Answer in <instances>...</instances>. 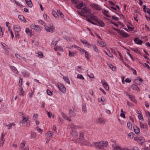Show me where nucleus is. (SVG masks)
Wrapping results in <instances>:
<instances>
[{
	"mask_svg": "<svg viewBox=\"0 0 150 150\" xmlns=\"http://www.w3.org/2000/svg\"><path fill=\"white\" fill-rule=\"evenodd\" d=\"M19 19L23 22H26V21L25 18L24 16L22 15H19L18 16Z\"/></svg>",
	"mask_w": 150,
	"mask_h": 150,
	"instance_id": "28",
	"label": "nucleus"
},
{
	"mask_svg": "<svg viewBox=\"0 0 150 150\" xmlns=\"http://www.w3.org/2000/svg\"><path fill=\"white\" fill-rule=\"evenodd\" d=\"M104 11V14L105 15L108 17H110V15L109 14H107L108 13V11L105 10Z\"/></svg>",
	"mask_w": 150,
	"mask_h": 150,
	"instance_id": "52",
	"label": "nucleus"
},
{
	"mask_svg": "<svg viewBox=\"0 0 150 150\" xmlns=\"http://www.w3.org/2000/svg\"><path fill=\"white\" fill-rule=\"evenodd\" d=\"M64 38L68 41H70L71 39V38H69L67 36H65L64 37Z\"/></svg>",
	"mask_w": 150,
	"mask_h": 150,
	"instance_id": "54",
	"label": "nucleus"
},
{
	"mask_svg": "<svg viewBox=\"0 0 150 150\" xmlns=\"http://www.w3.org/2000/svg\"><path fill=\"white\" fill-rule=\"evenodd\" d=\"M101 83L103 85V86L105 89L107 90H108L109 89V88L107 83L105 81H101Z\"/></svg>",
	"mask_w": 150,
	"mask_h": 150,
	"instance_id": "12",
	"label": "nucleus"
},
{
	"mask_svg": "<svg viewBox=\"0 0 150 150\" xmlns=\"http://www.w3.org/2000/svg\"><path fill=\"white\" fill-rule=\"evenodd\" d=\"M144 140V139L143 137H139V142L142 143L143 142Z\"/></svg>",
	"mask_w": 150,
	"mask_h": 150,
	"instance_id": "48",
	"label": "nucleus"
},
{
	"mask_svg": "<svg viewBox=\"0 0 150 150\" xmlns=\"http://www.w3.org/2000/svg\"><path fill=\"white\" fill-rule=\"evenodd\" d=\"M98 123L102 124H104L105 122V120L102 118H99L98 119Z\"/></svg>",
	"mask_w": 150,
	"mask_h": 150,
	"instance_id": "26",
	"label": "nucleus"
},
{
	"mask_svg": "<svg viewBox=\"0 0 150 150\" xmlns=\"http://www.w3.org/2000/svg\"><path fill=\"white\" fill-rule=\"evenodd\" d=\"M47 114L48 116V117L49 118H51V116L52 115V113L47 111Z\"/></svg>",
	"mask_w": 150,
	"mask_h": 150,
	"instance_id": "61",
	"label": "nucleus"
},
{
	"mask_svg": "<svg viewBox=\"0 0 150 150\" xmlns=\"http://www.w3.org/2000/svg\"><path fill=\"white\" fill-rule=\"evenodd\" d=\"M104 52L105 53V54L108 56L109 57H113L112 54L110 53L109 50H108L107 52L105 51Z\"/></svg>",
	"mask_w": 150,
	"mask_h": 150,
	"instance_id": "30",
	"label": "nucleus"
},
{
	"mask_svg": "<svg viewBox=\"0 0 150 150\" xmlns=\"http://www.w3.org/2000/svg\"><path fill=\"white\" fill-rule=\"evenodd\" d=\"M53 134V133L51 131H48L47 132L45 135V136L47 137H50Z\"/></svg>",
	"mask_w": 150,
	"mask_h": 150,
	"instance_id": "24",
	"label": "nucleus"
},
{
	"mask_svg": "<svg viewBox=\"0 0 150 150\" xmlns=\"http://www.w3.org/2000/svg\"><path fill=\"white\" fill-rule=\"evenodd\" d=\"M57 12L58 13V14H59L62 18H64V15L62 13L60 10H57Z\"/></svg>",
	"mask_w": 150,
	"mask_h": 150,
	"instance_id": "43",
	"label": "nucleus"
},
{
	"mask_svg": "<svg viewBox=\"0 0 150 150\" xmlns=\"http://www.w3.org/2000/svg\"><path fill=\"white\" fill-rule=\"evenodd\" d=\"M15 55L17 58L19 59H20L21 58V57L17 53H16Z\"/></svg>",
	"mask_w": 150,
	"mask_h": 150,
	"instance_id": "58",
	"label": "nucleus"
},
{
	"mask_svg": "<svg viewBox=\"0 0 150 150\" xmlns=\"http://www.w3.org/2000/svg\"><path fill=\"white\" fill-rule=\"evenodd\" d=\"M69 114L71 117H74L76 115L75 112L71 109L70 110Z\"/></svg>",
	"mask_w": 150,
	"mask_h": 150,
	"instance_id": "36",
	"label": "nucleus"
},
{
	"mask_svg": "<svg viewBox=\"0 0 150 150\" xmlns=\"http://www.w3.org/2000/svg\"><path fill=\"white\" fill-rule=\"evenodd\" d=\"M91 6L94 9L98 10H100L101 9L100 7L97 4H91Z\"/></svg>",
	"mask_w": 150,
	"mask_h": 150,
	"instance_id": "8",
	"label": "nucleus"
},
{
	"mask_svg": "<svg viewBox=\"0 0 150 150\" xmlns=\"http://www.w3.org/2000/svg\"><path fill=\"white\" fill-rule=\"evenodd\" d=\"M144 66H145L147 68H148L149 70H150V67L147 64L145 63L144 64H143Z\"/></svg>",
	"mask_w": 150,
	"mask_h": 150,
	"instance_id": "63",
	"label": "nucleus"
},
{
	"mask_svg": "<svg viewBox=\"0 0 150 150\" xmlns=\"http://www.w3.org/2000/svg\"><path fill=\"white\" fill-rule=\"evenodd\" d=\"M77 13L78 14L83 17L88 18L89 15L88 14L91 13V10L89 8L85 7L82 9L81 12L79 11H77Z\"/></svg>",
	"mask_w": 150,
	"mask_h": 150,
	"instance_id": "2",
	"label": "nucleus"
},
{
	"mask_svg": "<svg viewBox=\"0 0 150 150\" xmlns=\"http://www.w3.org/2000/svg\"><path fill=\"white\" fill-rule=\"evenodd\" d=\"M139 124H140V127L141 128L144 129L145 128V127H146V128H148V127H146V125H145L142 122H139Z\"/></svg>",
	"mask_w": 150,
	"mask_h": 150,
	"instance_id": "35",
	"label": "nucleus"
},
{
	"mask_svg": "<svg viewBox=\"0 0 150 150\" xmlns=\"http://www.w3.org/2000/svg\"><path fill=\"white\" fill-rule=\"evenodd\" d=\"M57 41H54V40L52 42L51 45H53L54 46H56L57 44Z\"/></svg>",
	"mask_w": 150,
	"mask_h": 150,
	"instance_id": "55",
	"label": "nucleus"
},
{
	"mask_svg": "<svg viewBox=\"0 0 150 150\" xmlns=\"http://www.w3.org/2000/svg\"><path fill=\"white\" fill-rule=\"evenodd\" d=\"M76 54V52H71L70 51H69V55L70 57H74L75 56V55Z\"/></svg>",
	"mask_w": 150,
	"mask_h": 150,
	"instance_id": "25",
	"label": "nucleus"
},
{
	"mask_svg": "<svg viewBox=\"0 0 150 150\" xmlns=\"http://www.w3.org/2000/svg\"><path fill=\"white\" fill-rule=\"evenodd\" d=\"M52 14L54 17L57 19H59V16L58 14L56 12L54 11H52Z\"/></svg>",
	"mask_w": 150,
	"mask_h": 150,
	"instance_id": "27",
	"label": "nucleus"
},
{
	"mask_svg": "<svg viewBox=\"0 0 150 150\" xmlns=\"http://www.w3.org/2000/svg\"><path fill=\"white\" fill-rule=\"evenodd\" d=\"M26 142L25 141H23L21 142L20 145L21 148L24 147L26 144Z\"/></svg>",
	"mask_w": 150,
	"mask_h": 150,
	"instance_id": "46",
	"label": "nucleus"
},
{
	"mask_svg": "<svg viewBox=\"0 0 150 150\" xmlns=\"http://www.w3.org/2000/svg\"><path fill=\"white\" fill-rule=\"evenodd\" d=\"M22 121H21L20 122V124H23V123L26 122L28 121L29 118L28 117H25L24 116H22Z\"/></svg>",
	"mask_w": 150,
	"mask_h": 150,
	"instance_id": "18",
	"label": "nucleus"
},
{
	"mask_svg": "<svg viewBox=\"0 0 150 150\" xmlns=\"http://www.w3.org/2000/svg\"><path fill=\"white\" fill-rule=\"evenodd\" d=\"M14 125H15V124L14 123H10V124H8V125H6V126H8V128L9 129H11V127L13 125L14 126Z\"/></svg>",
	"mask_w": 150,
	"mask_h": 150,
	"instance_id": "44",
	"label": "nucleus"
},
{
	"mask_svg": "<svg viewBox=\"0 0 150 150\" xmlns=\"http://www.w3.org/2000/svg\"><path fill=\"white\" fill-rule=\"evenodd\" d=\"M30 27L32 28L33 29L37 32H39L41 30V28L40 26L38 25L32 24Z\"/></svg>",
	"mask_w": 150,
	"mask_h": 150,
	"instance_id": "5",
	"label": "nucleus"
},
{
	"mask_svg": "<svg viewBox=\"0 0 150 150\" xmlns=\"http://www.w3.org/2000/svg\"><path fill=\"white\" fill-rule=\"evenodd\" d=\"M93 47L94 50L97 53H99V50H98V48H97L96 46L95 45H93Z\"/></svg>",
	"mask_w": 150,
	"mask_h": 150,
	"instance_id": "39",
	"label": "nucleus"
},
{
	"mask_svg": "<svg viewBox=\"0 0 150 150\" xmlns=\"http://www.w3.org/2000/svg\"><path fill=\"white\" fill-rule=\"evenodd\" d=\"M85 57L87 58V59H89V55L88 54V52L86 51H85Z\"/></svg>",
	"mask_w": 150,
	"mask_h": 150,
	"instance_id": "45",
	"label": "nucleus"
},
{
	"mask_svg": "<svg viewBox=\"0 0 150 150\" xmlns=\"http://www.w3.org/2000/svg\"><path fill=\"white\" fill-rule=\"evenodd\" d=\"M14 2L18 6L21 7H23V6L20 4L16 0H14Z\"/></svg>",
	"mask_w": 150,
	"mask_h": 150,
	"instance_id": "59",
	"label": "nucleus"
},
{
	"mask_svg": "<svg viewBox=\"0 0 150 150\" xmlns=\"http://www.w3.org/2000/svg\"><path fill=\"white\" fill-rule=\"evenodd\" d=\"M20 91L19 93V95L23 96L24 95V92L23 91V88L21 87L20 88Z\"/></svg>",
	"mask_w": 150,
	"mask_h": 150,
	"instance_id": "33",
	"label": "nucleus"
},
{
	"mask_svg": "<svg viewBox=\"0 0 150 150\" xmlns=\"http://www.w3.org/2000/svg\"><path fill=\"white\" fill-rule=\"evenodd\" d=\"M72 3L74 4L75 6L78 9H81L83 6V2H78L75 0H71Z\"/></svg>",
	"mask_w": 150,
	"mask_h": 150,
	"instance_id": "4",
	"label": "nucleus"
},
{
	"mask_svg": "<svg viewBox=\"0 0 150 150\" xmlns=\"http://www.w3.org/2000/svg\"><path fill=\"white\" fill-rule=\"evenodd\" d=\"M96 22L98 24V25L102 27H103L105 26V24L101 20L98 19Z\"/></svg>",
	"mask_w": 150,
	"mask_h": 150,
	"instance_id": "14",
	"label": "nucleus"
},
{
	"mask_svg": "<svg viewBox=\"0 0 150 150\" xmlns=\"http://www.w3.org/2000/svg\"><path fill=\"white\" fill-rule=\"evenodd\" d=\"M110 68L113 71H115L116 70V67H115L113 65H112L111 64L110 66Z\"/></svg>",
	"mask_w": 150,
	"mask_h": 150,
	"instance_id": "49",
	"label": "nucleus"
},
{
	"mask_svg": "<svg viewBox=\"0 0 150 150\" xmlns=\"http://www.w3.org/2000/svg\"><path fill=\"white\" fill-rule=\"evenodd\" d=\"M63 79L64 80L68 83L70 84V81L68 77L67 76H63Z\"/></svg>",
	"mask_w": 150,
	"mask_h": 150,
	"instance_id": "34",
	"label": "nucleus"
},
{
	"mask_svg": "<svg viewBox=\"0 0 150 150\" xmlns=\"http://www.w3.org/2000/svg\"><path fill=\"white\" fill-rule=\"evenodd\" d=\"M127 126L129 128H131L132 127V124L129 122H128L127 123Z\"/></svg>",
	"mask_w": 150,
	"mask_h": 150,
	"instance_id": "60",
	"label": "nucleus"
},
{
	"mask_svg": "<svg viewBox=\"0 0 150 150\" xmlns=\"http://www.w3.org/2000/svg\"><path fill=\"white\" fill-rule=\"evenodd\" d=\"M81 41L83 44L86 45H87L90 46L91 45L89 44L86 40H81Z\"/></svg>",
	"mask_w": 150,
	"mask_h": 150,
	"instance_id": "41",
	"label": "nucleus"
},
{
	"mask_svg": "<svg viewBox=\"0 0 150 150\" xmlns=\"http://www.w3.org/2000/svg\"><path fill=\"white\" fill-rule=\"evenodd\" d=\"M25 2L29 7L31 8L32 7L33 4L31 0H25Z\"/></svg>",
	"mask_w": 150,
	"mask_h": 150,
	"instance_id": "19",
	"label": "nucleus"
},
{
	"mask_svg": "<svg viewBox=\"0 0 150 150\" xmlns=\"http://www.w3.org/2000/svg\"><path fill=\"white\" fill-rule=\"evenodd\" d=\"M21 73L23 75V76L25 77H27L29 76L30 75V74L25 71H23Z\"/></svg>",
	"mask_w": 150,
	"mask_h": 150,
	"instance_id": "21",
	"label": "nucleus"
},
{
	"mask_svg": "<svg viewBox=\"0 0 150 150\" xmlns=\"http://www.w3.org/2000/svg\"><path fill=\"white\" fill-rule=\"evenodd\" d=\"M71 133L73 137H77L78 136V133L76 131H72L71 132Z\"/></svg>",
	"mask_w": 150,
	"mask_h": 150,
	"instance_id": "29",
	"label": "nucleus"
},
{
	"mask_svg": "<svg viewBox=\"0 0 150 150\" xmlns=\"http://www.w3.org/2000/svg\"><path fill=\"white\" fill-rule=\"evenodd\" d=\"M130 100H132L133 102L134 103H137V101L135 99V97L132 96V95H131V96H130V97L129 98Z\"/></svg>",
	"mask_w": 150,
	"mask_h": 150,
	"instance_id": "32",
	"label": "nucleus"
},
{
	"mask_svg": "<svg viewBox=\"0 0 150 150\" xmlns=\"http://www.w3.org/2000/svg\"><path fill=\"white\" fill-rule=\"evenodd\" d=\"M36 129L37 130V131H38L39 132H40L41 133L42 132V130L41 129L39 128L38 127H36Z\"/></svg>",
	"mask_w": 150,
	"mask_h": 150,
	"instance_id": "64",
	"label": "nucleus"
},
{
	"mask_svg": "<svg viewBox=\"0 0 150 150\" xmlns=\"http://www.w3.org/2000/svg\"><path fill=\"white\" fill-rule=\"evenodd\" d=\"M113 142L115 144H116V142ZM112 147L113 148L116 150H124V149H122L119 146H116L115 144H112Z\"/></svg>",
	"mask_w": 150,
	"mask_h": 150,
	"instance_id": "15",
	"label": "nucleus"
},
{
	"mask_svg": "<svg viewBox=\"0 0 150 150\" xmlns=\"http://www.w3.org/2000/svg\"><path fill=\"white\" fill-rule=\"evenodd\" d=\"M77 49L81 51V54H83L84 52L85 53V51H86V50H83L80 48H79V49Z\"/></svg>",
	"mask_w": 150,
	"mask_h": 150,
	"instance_id": "53",
	"label": "nucleus"
},
{
	"mask_svg": "<svg viewBox=\"0 0 150 150\" xmlns=\"http://www.w3.org/2000/svg\"><path fill=\"white\" fill-rule=\"evenodd\" d=\"M132 89L134 91H139V89L138 86L135 84L132 85L131 87Z\"/></svg>",
	"mask_w": 150,
	"mask_h": 150,
	"instance_id": "17",
	"label": "nucleus"
},
{
	"mask_svg": "<svg viewBox=\"0 0 150 150\" xmlns=\"http://www.w3.org/2000/svg\"><path fill=\"white\" fill-rule=\"evenodd\" d=\"M5 136V134L4 133H2L0 139V141H4V138Z\"/></svg>",
	"mask_w": 150,
	"mask_h": 150,
	"instance_id": "47",
	"label": "nucleus"
},
{
	"mask_svg": "<svg viewBox=\"0 0 150 150\" xmlns=\"http://www.w3.org/2000/svg\"><path fill=\"white\" fill-rule=\"evenodd\" d=\"M54 49L56 51L59 50L62 52L63 51V49L60 46H57L55 47Z\"/></svg>",
	"mask_w": 150,
	"mask_h": 150,
	"instance_id": "37",
	"label": "nucleus"
},
{
	"mask_svg": "<svg viewBox=\"0 0 150 150\" xmlns=\"http://www.w3.org/2000/svg\"><path fill=\"white\" fill-rule=\"evenodd\" d=\"M10 68L12 71L15 73H17L18 72V70L16 68L13 66H11L10 67Z\"/></svg>",
	"mask_w": 150,
	"mask_h": 150,
	"instance_id": "31",
	"label": "nucleus"
},
{
	"mask_svg": "<svg viewBox=\"0 0 150 150\" xmlns=\"http://www.w3.org/2000/svg\"><path fill=\"white\" fill-rule=\"evenodd\" d=\"M133 128L134 131L136 134H138L140 132V129L137 126H134Z\"/></svg>",
	"mask_w": 150,
	"mask_h": 150,
	"instance_id": "22",
	"label": "nucleus"
},
{
	"mask_svg": "<svg viewBox=\"0 0 150 150\" xmlns=\"http://www.w3.org/2000/svg\"><path fill=\"white\" fill-rule=\"evenodd\" d=\"M80 128L79 126L76 125L74 124H71L69 125L67 127L68 129H77Z\"/></svg>",
	"mask_w": 150,
	"mask_h": 150,
	"instance_id": "7",
	"label": "nucleus"
},
{
	"mask_svg": "<svg viewBox=\"0 0 150 150\" xmlns=\"http://www.w3.org/2000/svg\"><path fill=\"white\" fill-rule=\"evenodd\" d=\"M47 92L48 95H49L51 96L52 95V93L49 89H47Z\"/></svg>",
	"mask_w": 150,
	"mask_h": 150,
	"instance_id": "56",
	"label": "nucleus"
},
{
	"mask_svg": "<svg viewBox=\"0 0 150 150\" xmlns=\"http://www.w3.org/2000/svg\"><path fill=\"white\" fill-rule=\"evenodd\" d=\"M85 132L84 131H80L79 137L77 139V142L80 144L83 145H88V143L85 139L84 135Z\"/></svg>",
	"mask_w": 150,
	"mask_h": 150,
	"instance_id": "1",
	"label": "nucleus"
},
{
	"mask_svg": "<svg viewBox=\"0 0 150 150\" xmlns=\"http://www.w3.org/2000/svg\"><path fill=\"white\" fill-rule=\"evenodd\" d=\"M118 33L124 37H127L129 36L128 34L124 32L123 30H119Z\"/></svg>",
	"mask_w": 150,
	"mask_h": 150,
	"instance_id": "11",
	"label": "nucleus"
},
{
	"mask_svg": "<svg viewBox=\"0 0 150 150\" xmlns=\"http://www.w3.org/2000/svg\"><path fill=\"white\" fill-rule=\"evenodd\" d=\"M43 16L45 20H46L48 21H49V17L46 14H44L43 15Z\"/></svg>",
	"mask_w": 150,
	"mask_h": 150,
	"instance_id": "50",
	"label": "nucleus"
},
{
	"mask_svg": "<svg viewBox=\"0 0 150 150\" xmlns=\"http://www.w3.org/2000/svg\"><path fill=\"white\" fill-rule=\"evenodd\" d=\"M13 29L16 32H18L21 30V28L18 25H14L13 26Z\"/></svg>",
	"mask_w": 150,
	"mask_h": 150,
	"instance_id": "23",
	"label": "nucleus"
},
{
	"mask_svg": "<svg viewBox=\"0 0 150 150\" xmlns=\"http://www.w3.org/2000/svg\"><path fill=\"white\" fill-rule=\"evenodd\" d=\"M45 29L47 32L52 33L54 32L55 27L53 25H50L49 26H45Z\"/></svg>",
	"mask_w": 150,
	"mask_h": 150,
	"instance_id": "3",
	"label": "nucleus"
},
{
	"mask_svg": "<svg viewBox=\"0 0 150 150\" xmlns=\"http://www.w3.org/2000/svg\"><path fill=\"white\" fill-rule=\"evenodd\" d=\"M58 87L60 91L63 93H65L66 91V89L62 84L59 83L58 84Z\"/></svg>",
	"mask_w": 150,
	"mask_h": 150,
	"instance_id": "6",
	"label": "nucleus"
},
{
	"mask_svg": "<svg viewBox=\"0 0 150 150\" xmlns=\"http://www.w3.org/2000/svg\"><path fill=\"white\" fill-rule=\"evenodd\" d=\"M94 144L95 147L97 149H102L100 141L95 142L94 143Z\"/></svg>",
	"mask_w": 150,
	"mask_h": 150,
	"instance_id": "9",
	"label": "nucleus"
},
{
	"mask_svg": "<svg viewBox=\"0 0 150 150\" xmlns=\"http://www.w3.org/2000/svg\"><path fill=\"white\" fill-rule=\"evenodd\" d=\"M88 17L90 18V19L96 21L98 19L96 16L93 15V14L89 15L88 16Z\"/></svg>",
	"mask_w": 150,
	"mask_h": 150,
	"instance_id": "20",
	"label": "nucleus"
},
{
	"mask_svg": "<svg viewBox=\"0 0 150 150\" xmlns=\"http://www.w3.org/2000/svg\"><path fill=\"white\" fill-rule=\"evenodd\" d=\"M136 112L138 114V117L139 120H142V121H144V119L143 117L142 112L137 110H136Z\"/></svg>",
	"mask_w": 150,
	"mask_h": 150,
	"instance_id": "10",
	"label": "nucleus"
},
{
	"mask_svg": "<svg viewBox=\"0 0 150 150\" xmlns=\"http://www.w3.org/2000/svg\"><path fill=\"white\" fill-rule=\"evenodd\" d=\"M132 50L134 52L138 54H141V53L140 51L137 49L136 48L134 49H133Z\"/></svg>",
	"mask_w": 150,
	"mask_h": 150,
	"instance_id": "42",
	"label": "nucleus"
},
{
	"mask_svg": "<svg viewBox=\"0 0 150 150\" xmlns=\"http://www.w3.org/2000/svg\"><path fill=\"white\" fill-rule=\"evenodd\" d=\"M134 136V134L133 132L129 133L128 135V137L131 138H133Z\"/></svg>",
	"mask_w": 150,
	"mask_h": 150,
	"instance_id": "40",
	"label": "nucleus"
},
{
	"mask_svg": "<svg viewBox=\"0 0 150 150\" xmlns=\"http://www.w3.org/2000/svg\"><path fill=\"white\" fill-rule=\"evenodd\" d=\"M78 78L80 79H84V78L83 77V76L81 74H78L77 76Z\"/></svg>",
	"mask_w": 150,
	"mask_h": 150,
	"instance_id": "51",
	"label": "nucleus"
},
{
	"mask_svg": "<svg viewBox=\"0 0 150 150\" xmlns=\"http://www.w3.org/2000/svg\"><path fill=\"white\" fill-rule=\"evenodd\" d=\"M82 109H83V111L85 112H86V105H83Z\"/></svg>",
	"mask_w": 150,
	"mask_h": 150,
	"instance_id": "62",
	"label": "nucleus"
},
{
	"mask_svg": "<svg viewBox=\"0 0 150 150\" xmlns=\"http://www.w3.org/2000/svg\"><path fill=\"white\" fill-rule=\"evenodd\" d=\"M100 144L101 145V147L102 148L103 147H107L108 145V142L106 141H101Z\"/></svg>",
	"mask_w": 150,
	"mask_h": 150,
	"instance_id": "13",
	"label": "nucleus"
},
{
	"mask_svg": "<svg viewBox=\"0 0 150 150\" xmlns=\"http://www.w3.org/2000/svg\"><path fill=\"white\" fill-rule=\"evenodd\" d=\"M38 22L40 24L43 25L45 27V22L41 20H38Z\"/></svg>",
	"mask_w": 150,
	"mask_h": 150,
	"instance_id": "38",
	"label": "nucleus"
},
{
	"mask_svg": "<svg viewBox=\"0 0 150 150\" xmlns=\"http://www.w3.org/2000/svg\"><path fill=\"white\" fill-rule=\"evenodd\" d=\"M134 41L137 44L139 45H142L143 42L142 40L139 39L137 38H135L134 39Z\"/></svg>",
	"mask_w": 150,
	"mask_h": 150,
	"instance_id": "16",
	"label": "nucleus"
},
{
	"mask_svg": "<svg viewBox=\"0 0 150 150\" xmlns=\"http://www.w3.org/2000/svg\"><path fill=\"white\" fill-rule=\"evenodd\" d=\"M36 133L34 132L31 133V137L32 138H35L36 137Z\"/></svg>",
	"mask_w": 150,
	"mask_h": 150,
	"instance_id": "57",
	"label": "nucleus"
}]
</instances>
